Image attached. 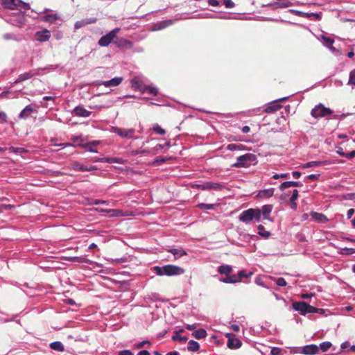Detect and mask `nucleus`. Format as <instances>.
<instances>
[{"label": "nucleus", "mask_w": 355, "mask_h": 355, "mask_svg": "<svg viewBox=\"0 0 355 355\" xmlns=\"http://www.w3.org/2000/svg\"><path fill=\"white\" fill-rule=\"evenodd\" d=\"M73 114L75 116L80 117H88L91 115V112L85 109L83 106H77L73 110Z\"/></svg>", "instance_id": "nucleus-19"}, {"label": "nucleus", "mask_w": 355, "mask_h": 355, "mask_svg": "<svg viewBox=\"0 0 355 355\" xmlns=\"http://www.w3.org/2000/svg\"><path fill=\"white\" fill-rule=\"evenodd\" d=\"M230 282L232 283H236V282H240L239 277L238 274L230 275Z\"/></svg>", "instance_id": "nucleus-55"}, {"label": "nucleus", "mask_w": 355, "mask_h": 355, "mask_svg": "<svg viewBox=\"0 0 355 355\" xmlns=\"http://www.w3.org/2000/svg\"><path fill=\"white\" fill-rule=\"evenodd\" d=\"M69 168L77 171H91L97 169L96 166L87 167L78 162H73L70 164Z\"/></svg>", "instance_id": "nucleus-12"}, {"label": "nucleus", "mask_w": 355, "mask_h": 355, "mask_svg": "<svg viewBox=\"0 0 355 355\" xmlns=\"http://www.w3.org/2000/svg\"><path fill=\"white\" fill-rule=\"evenodd\" d=\"M259 234L262 236L267 238L270 236V233L266 231L262 225L258 226Z\"/></svg>", "instance_id": "nucleus-42"}, {"label": "nucleus", "mask_w": 355, "mask_h": 355, "mask_svg": "<svg viewBox=\"0 0 355 355\" xmlns=\"http://www.w3.org/2000/svg\"><path fill=\"white\" fill-rule=\"evenodd\" d=\"M120 31L119 28H116L105 35L102 36L98 40V45L101 46H107L114 40Z\"/></svg>", "instance_id": "nucleus-7"}, {"label": "nucleus", "mask_w": 355, "mask_h": 355, "mask_svg": "<svg viewBox=\"0 0 355 355\" xmlns=\"http://www.w3.org/2000/svg\"><path fill=\"white\" fill-rule=\"evenodd\" d=\"M218 272L228 276L232 272V268L229 265H222L218 268Z\"/></svg>", "instance_id": "nucleus-29"}, {"label": "nucleus", "mask_w": 355, "mask_h": 355, "mask_svg": "<svg viewBox=\"0 0 355 355\" xmlns=\"http://www.w3.org/2000/svg\"><path fill=\"white\" fill-rule=\"evenodd\" d=\"M51 349L58 351V352H64V347L63 344L60 341H55L50 344Z\"/></svg>", "instance_id": "nucleus-31"}, {"label": "nucleus", "mask_w": 355, "mask_h": 355, "mask_svg": "<svg viewBox=\"0 0 355 355\" xmlns=\"http://www.w3.org/2000/svg\"><path fill=\"white\" fill-rule=\"evenodd\" d=\"M333 113V111L324 107L322 104L320 103L316 105L313 109H312L311 112V114L313 117L317 119L319 117H324L327 116H330Z\"/></svg>", "instance_id": "nucleus-5"}, {"label": "nucleus", "mask_w": 355, "mask_h": 355, "mask_svg": "<svg viewBox=\"0 0 355 355\" xmlns=\"http://www.w3.org/2000/svg\"><path fill=\"white\" fill-rule=\"evenodd\" d=\"M123 80L122 77H115L107 81H102L98 85H103L106 87H112L119 85Z\"/></svg>", "instance_id": "nucleus-18"}, {"label": "nucleus", "mask_w": 355, "mask_h": 355, "mask_svg": "<svg viewBox=\"0 0 355 355\" xmlns=\"http://www.w3.org/2000/svg\"><path fill=\"white\" fill-rule=\"evenodd\" d=\"M2 5L5 8L10 10H15L18 8L29 10L31 8V6L28 3L24 2L21 0H2Z\"/></svg>", "instance_id": "nucleus-4"}, {"label": "nucleus", "mask_w": 355, "mask_h": 355, "mask_svg": "<svg viewBox=\"0 0 355 355\" xmlns=\"http://www.w3.org/2000/svg\"><path fill=\"white\" fill-rule=\"evenodd\" d=\"M302 184L300 182H294V181H288V182H284L281 184L279 186L280 190H284L287 188H289L291 187H301Z\"/></svg>", "instance_id": "nucleus-26"}, {"label": "nucleus", "mask_w": 355, "mask_h": 355, "mask_svg": "<svg viewBox=\"0 0 355 355\" xmlns=\"http://www.w3.org/2000/svg\"><path fill=\"white\" fill-rule=\"evenodd\" d=\"M252 275V272L246 273L245 270H243L238 272V275L239 277V280L241 281L243 277H248Z\"/></svg>", "instance_id": "nucleus-50"}, {"label": "nucleus", "mask_w": 355, "mask_h": 355, "mask_svg": "<svg viewBox=\"0 0 355 355\" xmlns=\"http://www.w3.org/2000/svg\"><path fill=\"white\" fill-rule=\"evenodd\" d=\"M207 335V331L204 329H199L192 333V336L196 339L205 338Z\"/></svg>", "instance_id": "nucleus-30"}, {"label": "nucleus", "mask_w": 355, "mask_h": 355, "mask_svg": "<svg viewBox=\"0 0 355 355\" xmlns=\"http://www.w3.org/2000/svg\"><path fill=\"white\" fill-rule=\"evenodd\" d=\"M272 209V205H266L261 207V216L263 215L264 219H268Z\"/></svg>", "instance_id": "nucleus-25"}, {"label": "nucleus", "mask_w": 355, "mask_h": 355, "mask_svg": "<svg viewBox=\"0 0 355 355\" xmlns=\"http://www.w3.org/2000/svg\"><path fill=\"white\" fill-rule=\"evenodd\" d=\"M293 309L298 311L301 315H306V313H322L323 309L314 307L309 305L305 302H294L292 304Z\"/></svg>", "instance_id": "nucleus-2"}, {"label": "nucleus", "mask_w": 355, "mask_h": 355, "mask_svg": "<svg viewBox=\"0 0 355 355\" xmlns=\"http://www.w3.org/2000/svg\"><path fill=\"white\" fill-rule=\"evenodd\" d=\"M355 157V150H352L349 153H345V157L352 159Z\"/></svg>", "instance_id": "nucleus-61"}, {"label": "nucleus", "mask_w": 355, "mask_h": 355, "mask_svg": "<svg viewBox=\"0 0 355 355\" xmlns=\"http://www.w3.org/2000/svg\"><path fill=\"white\" fill-rule=\"evenodd\" d=\"M149 93L153 95H157V89L156 87H150L148 88Z\"/></svg>", "instance_id": "nucleus-64"}, {"label": "nucleus", "mask_w": 355, "mask_h": 355, "mask_svg": "<svg viewBox=\"0 0 355 355\" xmlns=\"http://www.w3.org/2000/svg\"><path fill=\"white\" fill-rule=\"evenodd\" d=\"M99 162L107 163H121L120 159L116 157L101 158V159H99Z\"/></svg>", "instance_id": "nucleus-39"}, {"label": "nucleus", "mask_w": 355, "mask_h": 355, "mask_svg": "<svg viewBox=\"0 0 355 355\" xmlns=\"http://www.w3.org/2000/svg\"><path fill=\"white\" fill-rule=\"evenodd\" d=\"M331 347V343L330 342L326 341L323 342L320 345L319 349H320L322 352H327Z\"/></svg>", "instance_id": "nucleus-43"}, {"label": "nucleus", "mask_w": 355, "mask_h": 355, "mask_svg": "<svg viewBox=\"0 0 355 355\" xmlns=\"http://www.w3.org/2000/svg\"><path fill=\"white\" fill-rule=\"evenodd\" d=\"M35 110L31 105H27L19 114V117L20 119H26L31 114L34 112Z\"/></svg>", "instance_id": "nucleus-24"}, {"label": "nucleus", "mask_w": 355, "mask_h": 355, "mask_svg": "<svg viewBox=\"0 0 355 355\" xmlns=\"http://www.w3.org/2000/svg\"><path fill=\"white\" fill-rule=\"evenodd\" d=\"M288 12L296 15V16L301 17L310 18L311 17H315V19H317V20H320L322 18L321 15L320 13H313V12L306 13V12H303L302 11L294 10V9H290L288 10Z\"/></svg>", "instance_id": "nucleus-15"}, {"label": "nucleus", "mask_w": 355, "mask_h": 355, "mask_svg": "<svg viewBox=\"0 0 355 355\" xmlns=\"http://www.w3.org/2000/svg\"><path fill=\"white\" fill-rule=\"evenodd\" d=\"M102 211H106L110 214V216L119 217L123 216V211L121 209H101Z\"/></svg>", "instance_id": "nucleus-34"}, {"label": "nucleus", "mask_w": 355, "mask_h": 355, "mask_svg": "<svg viewBox=\"0 0 355 355\" xmlns=\"http://www.w3.org/2000/svg\"><path fill=\"white\" fill-rule=\"evenodd\" d=\"M287 98H282L279 100L275 101L270 103L264 110L266 113L275 112L282 108V105L279 104L281 101L286 100Z\"/></svg>", "instance_id": "nucleus-14"}, {"label": "nucleus", "mask_w": 355, "mask_h": 355, "mask_svg": "<svg viewBox=\"0 0 355 355\" xmlns=\"http://www.w3.org/2000/svg\"><path fill=\"white\" fill-rule=\"evenodd\" d=\"M154 271L159 276L167 275V276H173V275H180L184 273L185 270L183 268H181L175 265H166L162 267L155 266L153 268Z\"/></svg>", "instance_id": "nucleus-1"}, {"label": "nucleus", "mask_w": 355, "mask_h": 355, "mask_svg": "<svg viewBox=\"0 0 355 355\" xmlns=\"http://www.w3.org/2000/svg\"><path fill=\"white\" fill-rule=\"evenodd\" d=\"M348 85L355 87V69L349 73Z\"/></svg>", "instance_id": "nucleus-44"}, {"label": "nucleus", "mask_w": 355, "mask_h": 355, "mask_svg": "<svg viewBox=\"0 0 355 355\" xmlns=\"http://www.w3.org/2000/svg\"><path fill=\"white\" fill-rule=\"evenodd\" d=\"M9 150H10V152H12V153H24V152L26 151L23 148H15V147H13V146H11L9 148Z\"/></svg>", "instance_id": "nucleus-52"}, {"label": "nucleus", "mask_w": 355, "mask_h": 355, "mask_svg": "<svg viewBox=\"0 0 355 355\" xmlns=\"http://www.w3.org/2000/svg\"><path fill=\"white\" fill-rule=\"evenodd\" d=\"M340 253L345 255L352 254L355 253V249L348 248H342Z\"/></svg>", "instance_id": "nucleus-46"}, {"label": "nucleus", "mask_w": 355, "mask_h": 355, "mask_svg": "<svg viewBox=\"0 0 355 355\" xmlns=\"http://www.w3.org/2000/svg\"><path fill=\"white\" fill-rule=\"evenodd\" d=\"M255 159L256 156L254 155L248 153L237 157V162L233 164V166L236 168L246 167Z\"/></svg>", "instance_id": "nucleus-6"}, {"label": "nucleus", "mask_w": 355, "mask_h": 355, "mask_svg": "<svg viewBox=\"0 0 355 355\" xmlns=\"http://www.w3.org/2000/svg\"><path fill=\"white\" fill-rule=\"evenodd\" d=\"M100 143L99 141H93L92 142H89L85 145H83V147H92V146H96Z\"/></svg>", "instance_id": "nucleus-56"}, {"label": "nucleus", "mask_w": 355, "mask_h": 355, "mask_svg": "<svg viewBox=\"0 0 355 355\" xmlns=\"http://www.w3.org/2000/svg\"><path fill=\"white\" fill-rule=\"evenodd\" d=\"M0 120L3 123L7 122V114L4 112H0Z\"/></svg>", "instance_id": "nucleus-59"}, {"label": "nucleus", "mask_w": 355, "mask_h": 355, "mask_svg": "<svg viewBox=\"0 0 355 355\" xmlns=\"http://www.w3.org/2000/svg\"><path fill=\"white\" fill-rule=\"evenodd\" d=\"M153 130L159 135H164L166 134V131L159 125H155L153 127Z\"/></svg>", "instance_id": "nucleus-47"}, {"label": "nucleus", "mask_w": 355, "mask_h": 355, "mask_svg": "<svg viewBox=\"0 0 355 355\" xmlns=\"http://www.w3.org/2000/svg\"><path fill=\"white\" fill-rule=\"evenodd\" d=\"M173 24V21L171 19L164 20L162 21L157 22L154 24L151 27V31H157L166 28V27L172 25Z\"/></svg>", "instance_id": "nucleus-17"}, {"label": "nucleus", "mask_w": 355, "mask_h": 355, "mask_svg": "<svg viewBox=\"0 0 355 355\" xmlns=\"http://www.w3.org/2000/svg\"><path fill=\"white\" fill-rule=\"evenodd\" d=\"M225 336L227 338V345L230 349H238L241 346V341L236 338L234 334L228 333Z\"/></svg>", "instance_id": "nucleus-11"}, {"label": "nucleus", "mask_w": 355, "mask_h": 355, "mask_svg": "<svg viewBox=\"0 0 355 355\" xmlns=\"http://www.w3.org/2000/svg\"><path fill=\"white\" fill-rule=\"evenodd\" d=\"M322 39L326 42V45L328 47H329L331 49H334L332 46H331L334 42V39L325 36H322Z\"/></svg>", "instance_id": "nucleus-45"}, {"label": "nucleus", "mask_w": 355, "mask_h": 355, "mask_svg": "<svg viewBox=\"0 0 355 355\" xmlns=\"http://www.w3.org/2000/svg\"><path fill=\"white\" fill-rule=\"evenodd\" d=\"M320 176V173H318V174H311V175H308V179L311 180H316L319 178V177Z\"/></svg>", "instance_id": "nucleus-60"}, {"label": "nucleus", "mask_w": 355, "mask_h": 355, "mask_svg": "<svg viewBox=\"0 0 355 355\" xmlns=\"http://www.w3.org/2000/svg\"><path fill=\"white\" fill-rule=\"evenodd\" d=\"M243 145H237L235 144H230L227 146V149L231 151L234 150H243Z\"/></svg>", "instance_id": "nucleus-41"}, {"label": "nucleus", "mask_w": 355, "mask_h": 355, "mask_svg": "<svg viewBox=\"0 0 355 355\" xmlns=\"http://www.w3.org/2000/svg\"><path fill=\"white\" fill-rule=\"evenodd\" d=\"M68 260L78 263H88V260L86 258L81 257H71L68 258Z\"/></svg>", "instance_id": "nucleus-38"}, {"label": "nucleus", "mask_w": 355, "mask_h": 355, "mask_svg": "<svg viewBox=\"0 0 355 355\" xmlns=\"http://www.w3.org/2000/svg\"><path fill=\"white\" fill-rule=\"evenodd\" d=\"M112 132L122 138H133L135 130L134 128L123 129L119 127H112Z\"/></svg>", "instance_id": "nucleus-9"}, {"label": "nucleus", "mask_w": 355, "mask_h": 355, "mask_svg": "<svg viewBox=\"0 0 355 355\" xmlns=\"http://www.w3.org/2000/svg\"><path fill=\"white\" fill-rule=\"evenodd\" d=\"M50 38L51 33L46 28H44L40 31H37L35 34V39L40 42H47Z\"/></svg>", "instance_id": "nucleus-13"}, {"label": "nucleus", "mask_w": 355, "mask_h": 355, "mask_svg": "<svg viewBox=\"0 0 355 355\" xmlns=\"http://www.w3.org/2000/svg\"><path fill=\"white\" fill-rule=\"evenodd\" d=\"M275 282L279 286H286L287 283L283 277H279L275 279Z\"/></svg>", "instance_id": "nucleus-49"}, {"label": "nucleus", "mask_w": 355, "mask_h": 355, "mask_svg": "<svg viewBox=\"0 0 355 355\" xmlns=\"http://www.w3.org/2000/svg\"><path fill=\"white\" fill-rule=\"evenodd\" d=\"M282 349L279 347H272L270 351L272 355H282Z\"/></svg>", "instance_id": "nucleus-51"}, {"label": "nucleus", "mask_w": 355, "mask_h": 355, "mask_svg": "<svg viewBox=\"0 0 355 355\" xmlns=\"http://www.w3.org/2000/svg\"><path fill=\"white\" fill-rule=\"evenodd\" d=\"M289 176L288 173H282V174H275L272 176V178L275 180L279 179V178H287Z\"/></svg>", "instance_id": "nucleus-54"}, {"label": "nucleus", "mask_w": 355, "mask_h": 355, "mask_svg": "<svg viewBox=\"0 0 355 355\" xmlns=\"http://www.w3.org/2000/svg\"><path fill=\"white\" fill-rule=\"evenodd\" d=\"M298 196V191L297 189H294L293 191V194L290 198L291 208L293 209H296L297 207V203L295 202V200L297 199Z\"/></svg>", "instance_id": "nucleus-35"}, {"label": "nucleus", "mask_w": 355, "mask_h": 355, "mask_svg": "<svg viewBox=\"0 0 355 355\" xmlns=\"http://www.w3.org/2000/svg\"><path fill=\"white\" fill-rule=\"evenodd\" d=\"M275 189L273 188L261 190L257 195V198L267 199L272 197L274 195Z\"/></svg>", "instance_id": "nucleus-21"}, {"label": "nucleus", "mask_w": 355, "mask_h": 355, "mask_svg": "<svg viewBox=\"0 0 355 355\" xmlns=\"http://www.w3.org/2000/svg\"><path fill=\"white\" fill-rule=\"evenodd\" d=\"M59 19L58 14H49L43 16L42 20L48 23H54L57 19Z\"/></svg>", "instance_id": "nucleus-28"}, {"label": "nucleus", "mask_w": 355, "mask_h": 355, "mask_svg": "<svg viewBox=\"0 0 355 355\" xmlns=\"http://www.w3.org/2000/svg\"><path fill=\"white\" fill-rule=\"evenodd\" d=\"M319 352V347L311 344L302 347H297L294 349V353L302 354L304 355H315Z\"/></svg>", "instance_id": "nucleus-8"}, {"label": "nucleus", "mask_w": 355, "mask_h": 355, "mask_svg": "<svg viewBox=\"0 0 355 355\" xmlns=\"http://www.w3.org/2000/svg\"><path fill=\"white\" fill-rule=\"evenodd\" d=\"M322 164H323L322 162L313 161V162H307V163L303 164L302 167L303 168H309V167L319 166H321Z\"/></svg>", "instance_id": "nucleus-40"}, {"label": "nucleus", "mask_w": 355, "mask_h": 355, "mask_svg": "<svg viewBox=\"0 0 355 355\" xmlns=\"http://www.w3.org/2000/svg\"><path fill=\"white\" fill-rule=\"evenodd\" d=\"M33 73L32 71H28L22 74H20L17 80L14 82L15 84H18L21 82H23L26 80L30 79L33 76Z\"/></svg>", "instance_id": "nucleus-27"}, {"label": "nucleus", "mask_w": 355, "mask_h": 355, "mask_svg": "<svg viewBox=\"0 0 355 355\" xmlns=\"http://www.w3.org/2000/svg\"><path fill=\"white\" fill-rule=\"evenodd\" d=\"M223 2L227 8H232L234 6V3L232 0H223Z\"/></svg>", "instance_id": "nucleus-53"}, {"label": "nucleus", "mask_w": 355, "mask_h": 355, "mask_svg": "<svg viewBox=\"0 0 355 355\" xmlns=\"http://www.w3.org/2000/svg\"><path fill=\"white\" fill-rule=\"evenodd\" d=\"M208 3L211 6H217L219 5V2L218 0H209Z\"/></svg>", "instance_id": "nucleus-62"}, {"label": "nucleus", "mask_w": 355, "mask_h": 355, "mask_svg": "<svg viewBox=\"0 0 355 355\" xmlns=\"http://www.w3.org/2000/svg\"><path fill=\"white\" fill-rule=\"evenodd\" d=\"M216 206H217V204L200 203L197 205V207L201 209H213Z\"/></svg>", "instance_id": "nucleus-37"}, {"label": "nucleus", "mask_w": 355, "mask_h": 355, "mask_svg": "<svg viewBox=\"0 0 355 355\" xmlns=\"http://www.w3.org/2000/svg\"><path fill=\"white\" fill-rule=\"evenodd\" d=\"M89 23H90L89 21H84V20L78 21H76L75 23L74 28L76 29H79V28L83 27L84 26H85L86 24H88Z\"/></svg>", "instance_id": "nucleus-48"}, {"label": "nucleus", "mask_w": 355, "mask_h": 355, "mask_svg": "<svg viewBox=\"0 0 355 355\" xmlns=\"http://www.w3.org/2000/svg\"><path fill=\"white\" fill-rule=\"evenodd\" d=\"M187 349L190 352H197L200 349V345L198 342L191 340L188 343Z\"/></svg>", "instance_id": "nucleus-32"}, {"label": "nucleus", "mask_w": 355, "mask_h": 355, "mask_svg": "<svg viewBox=\"0 0 355 355\" xmlns=\"http://www.w3.org/2000/svg\"><path fill=\"white\" fill-rule=\"evenodd\" d=\"M196 188L201 190H216L220 191L224 188V186L220 183L206 182L201 184H196Z\"/></svg>", "instance_id": "nucleus-10"}, {"label": "nucleus", "mask_w": 355, "mask_h": 355, "mask_svg": "<svg viewBox=\"0 0 355 355\" xmlns=\"http://www.w3.org/2000/svg\"><path fill=\"white\" fill-rule=\"evenodd\" d=\"M241 221L248 223L252 220L259 222L261 220V210L259 209H248L243 211L239 216Z\"/></svg>", "instance_id": "nucleus-3"}, {"label": "nucleus", "mask_w": 355, "mask_h": 355, "mask_svg": "<svg viewBox=\"0 0 355 355\" xmlns=\"http://www.w3.org/2000/svg\"><path fill=\"white\" fill-rule=\"evenodd\" d=\"M132 87L134 89L142 90L143 89V83L138 78H135L131 81Z\"/></svg>", "instance_id": "nucleus-33"}, {"label": "nucleus", "mask_w": 355, "mask_h": 355, "mask_svg": "<svg viewBox=\"0 0 355 355\" xmlns=\"http://www.w3.org/2000/svg\"><path fill=\"white\" fill-rule=\"evenodd\" d=\"M293 5V3L289 0H278L277 2H275L270 4V6L275 9L285 8L292 6Z\"/></svg>", "instance_id": "nucleus-20"}, {"label": "nucleus", "mask_w": 355, "mask_h": 355, "mask_svg": "<svg viewBox=\"0 0 355 355\" xmlns=\"http://www.w3.org/2000/svg\"><path fill=\"white\" fill-rule=\"evenodd\" d=\"M146 344H150V342L148 340H143L140 343H139L138 344H137L136 345V347L137 349H141L142 347H144V345Z\"/></svg>", "instance_id": "nucleus-58"}, {"label": "nucleus", "mask_w": 355, "mask_h": 355, "mask_svg": "<svg viewBox=\"0 0 355 355\" xmlns=\"http://www.w3.org/2000/svg\"><path fill=\"white\" fill-rule=\"evenodd\" d=\"M167 251L168 252H171V254H173L175 259H178L182 257V256L187 255V252L182 248H180V249L170 248V249H168Z\"/></svg>", "instance_id": "nucleus-23"}, {"label": "nucleus", "mask_w": 355, "mask_h": 355, "mask_svg": "<svg viewBox=\"0 0 355 355\" xmlns=\"http://www.w3.org/2000/svg\"><path fill=\"white\" fill-rule=\"evenodd\" d=\"M116 46L121 49H131L133 46V43L123 37L116 38L114 42Z\"/></svg>", "instance_id": "nucleus-16"}, {"label": "nucleus", "mask_w": 355, "mask_h": 355, "mask_svg": "<svg viewBox=\"0 0 355 355\" xmlns=\"http://www.w3.org/2000/svg\"><path fill=\"white\" fill-rule=\"evenodd\" d=\"M172 340L174 341L179 340L180 342H186L188 340V338L184 336H181L179 334V331H174V335L172 336Z\"/></svg>", "instance_id": "nucleus-36"}, {"label": "nucleus", "mask_w": 355, "mask_h": 355, "mask_svg": "<svg viewBox=\"0 0 355 355\" xmlns=\"http://www.w3.org/2000/svg\"><path fill=\"white\" fill-rule=\"evenodd\" d=\"M355 212V210L354 209H349L348 211H347V218L349 219L352 218V216L354 215Z\"/></svg>", "instance_id": "nucleus-63"}, {"label": "nucleus", "mask_w": 355, "mask_h": 355, "mask_svg": "<svg viewBox=\"0 0 355 355\" xmlns=\"http://www.w3.org/2000/svg\"><path fill=\"white\" fill-rule=\"evenodd\" d=\"M118 355H134L133 353L128 349L119 351Z\"/></svg>", "instance_id": "nucleus-57"}, {"label": "nucleus", "mask_w": 355, "mask_h": 355, "mask_svg": "<svg viewBox=\"0 0 355 355\" xmlns=\"http://www.w3.org/2000/svg\"><path fill=\"white\" fill-rule=\"evenodd\" d=\"M310 214L315 221L319 223H324L328 221L327 217L323 214L311 211Z\"/></svg>", "instance_id": "nucleus-22"}]
</instances>
